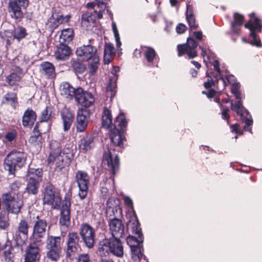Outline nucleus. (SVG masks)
I'll return each instance as SVG.
<instances>
[{"label":"nucleus","instance_id":"0eeeda50","mask_svg":"<svg viewBox=\"0 0 262 262\" xmlns=\"http://www.w3.org/2000/svg\"><path fill=\"white\" fill-rule=\"evenodd\" d=\"M75 179L79 188L78 195L81 199H83L88 193L90 178L85 171L78 170L76 172Z\"/></svg>","mask_w":262,"mask_h":262},{"label":"nucleus","instance_id":"ddd939ff","mask_svg":"<svg viewBox=\"0 0 262 262\" xmlns=\"http://www.w3.org/2000/svg\"><path fill=\"white\" fill-rule=\"evenodd\" d=\"M90 121V113L85 109H79L77 113L76 127L77 132L85 130Z\"/></svg>","mask_w":262,"mask_h":262},{"label":"nucleus","instance_id":"2eb2a0df","mask_svg":"<svg viewBox=\"0 0 262 262\" xmlns=\"http://www.w3.org/2000/svg\"><path fill=\"white\" fill-rule=\"evenodd\" d=\"M42 245H38L36 242H31L26 251L25 262H37L40 259L39 247Z\"/></svg>","mask_w":262,"mask_h":262},{"label":"nucleus","instance_id":"37998d69","mask_svg":"<svg viewBox=\"0 0 262 262\" xmlns=\"http://www.w3.org/2000/svg\"><path fill=\"white\" fill-rule=\"evenodd\" d=\"M186 19L191 29H195L198 28V25L195 24L194 17L192 14L191 9L188 5H187L186 11Z\"/></svg>","mask_w":262,"mask_h":262},{"label":"nucleus","instance_id":"79ce46f5","mask_svg":"<svg viewBox=\"0 0 262 262\" xmlns=\"http://www.w3.org/2000/svg\"><path fill=\"white\" fill-rule=\"evenodd\" d=\"M117 78L115 76V77H112L110 79V82L106 86V91L109 95V93H110V97H113L115 96L116 93V80Z\"/></svg>","mask_w":262,"mask_h":262},{"label":"nucleus","instance_id":"aec40b11","mask_svg":"<svg viewBox=\"0 0 262 262\" xmlns=\"http://www.w3.org/2000/svg\"><path fill=\"white\" fill-rule=\"evenodd\" d=\"M4 34L5 36L7 37V40L8 41L9 40V38L16 39L18 41H19L25 38L27 34L26 29L20 26L14 28L13 31L9 30L5 31Z\"/></svg>","mask_w":262,"mask_h":262},{"label":"nucleus","instance_id":"a19ab883","mask_svg":"<svg viewBox=\"0 0 262 262\" xmlns=\"http://www.w3.org/2000/svg\"><path fill=\"white\" fill-rule=\"evenodd\" d=\"M132 252V257L135 262H139L142 256V246L138 245L135 247L130 248Z\"/></svg>","mask_w":262,"mask_h":262},{"label":"nucleus","instance_id":"680f3d73","mask_svg":"<svg viewBox=\"0 0 262 262\" xmlns=\"http://www.w3.org/2000/svg\"><path fill=\"white\" fill-rule=\"evenodd\" d=\"M97 6L101 9H105L107 7L108 0H96Z\"/></svg>","mask_w":262,"mask_h":262},{"label":"nucleus","instance_id":"de8ad7c7","mask_svg":"<svg viewBox=\"0 0 262 262\" xmlns=\"http://www.w3.org/2000/svg\"><path fill=\"white\" fill-rule=\"evenodd\" d=\"M91 60L92 61L90 62L89 64L90 72L91 74H94L97 71L99 65V57L97 56Z\"/></svg>","mask_w":262,"mask_h":262},{"label":"nucleus","instance_id":"338daca9","mask_svg":"<svg viewBox=\"0 0 262 262\" xmlns=\"http://www.w3.org/2000/svg\"><path fill=\"white\" fill-rule=\"evenodd\" d=\"M186 29V26L185 25L183 24H179L176 28V31L178 33L182 34L185 32Z\"/></svg>","mask_w":262,"mask_h":262},{"label":"nucleus","instance_id":"603ef678","mask_svg":"<svg viewBox=\"0 0 262 262\" xmlns=\"http://www.w3.org/2000/svg\"><path fill=\"white\" fill-rule=\"evenodd\" d=\"M9 226V220L7 215H0V228L5 229Z\"/></svg>","mask_w":262,"mask_h":262},{"label":"nucleus","instance_id":"f257e3e1","mask_svg":"<svg viewBox=\"0 0 262 262\" xmlns=\"http://www.w3.org/2000/svg\"><path fill=\"white\" fill-rule=\"evenodd\" d=\"M50 151L47 161L49 164L55 163L56 168L61 170L69 166L71 162L73 153L69 148L61 149L59 142L52 140L50 143Z\"/></svg>","mask_w":262,"mask_h":262},{"label":"nucleus","instance_id":"39448f33","mask_svg":"<svg viewBox=\"0 0 262 262\" xmlns=\"http://www.w3.org/2000/svg\"><path fill=\"white\" fill-rule=\"evenodd\" d=\"M128 226L132 228L133 231L138 235L139 239H136L132 236H128L126 239L127 244L129 246L130 248L135 247L138 245H141L143 242V238L142 237L141 228L139 227L137 217L135 214V212H133V215L129 220L128 223Z\"/></svg>","mask_w":262,"mask_h":262},{"label":"nucleus","instance_id":"473e14b6","mask_svg":"<svg viewBox=\"0 0 262 262\" xmlns=\"http://www.w3.org/2000/svg\"><path fill=\"white\" fill-rule=\"evenodd\" d=\"M42 170L41 168H30L28 169L27 179L29 180H35L40 182L41 180Z\"/></svg>","mask_w":262,"mask_h":262},{"label":"nucleus","instance_id":"c756f323","mask_svg":"<svg viewBox=\"0 0 262 262\" xmlns=\"http://www.w3.org/2000/svg\"><path fill=\"white\" fill-rule=\"evenodd\" d=\"M97 252L101 257H106L109 255L111 253L109 239H104L99 242Z\"/></svg>","mask_w":262,"mask_h":262},{"label":"nucleus","instance_id":"8fccbe9b","mask_svg":"<svg viewBox=\"0 0 262 262\" xmlns=\"http://www.w3.org/2000/svg\"><path fill=\"white\" fill-rule=\"evenodd\" d=\"M47 257L52 260H57L60 256L61 250L48 249Z\"/></svg>","mask_w":262,"mask_h":262},{"label":"nucleus","instance_id":"c03bdc74","mask_svg":"<svg viewBox=\"0 0 262 262\" xmlns=\"http://www.w3.org/2000/svg\"><path fill=\"white\" fill-rule=\"evenodd\" d=\"M29 224L25 219L21 220L18 223L17 229L19 232L27 236L28 234Z\"/></svg>","mask_w":262,"mask_h":262},{"label":"nucleus","instance_id":"ea45409f","mask_svg":"<svg viewBox=\"0 0 262 262\" xmlns=\"http://www.w3.org/2000/svg\"><path fill=\"white\" fill-rule=\"evenodd\" d=\"M244 17L239 13H235L234 14V21L231 24L232 30L235 33L238 34V30L236 28V26L242 25L243 23Z\"/></svg>","mask_w":262,"mask_h":262},{"label":"nucleus","instance_id":"864d4df0","mask_svg":"<svg viewBox=\"0 0 262 262\" xmlns=\"http://www.w3.org/2000/svg\"><path fill=\"white\" fill-rule=\"evenodd\" d=\"M76 262H92L90 256L87 253L79 254L76 258Z\"/></svg>","mask_w":262,"mask_h":262},{"label":"nucleus","instance_id":"423d86ee","mask_svg":"<svg viewBox=\"0 0 262 262\" xmlns=\"http://www.w3.org/2000/svg\"><path fill=\"white\" fill-rule=\"evenodd\" d=\"M61 202V198L58 194H55L53 186L51 185L47 186L44 191L43 204L51 206L54 209H58Z\"/></svg>","mask_w":262,"mask_h":262},{"label":"nucleus","instance_id":"72a5a7b5","mask_svg":"<svg viewBox=\"0 0 262 262\" xmlns=\"http://www.w3.org/2000/svg\"><path fill=\"white\" fill-rule=\"evenodd\" d=\"M70 48L67 46L62 45L57 49L55 53V56L58 59L64 60L70 55Z\"/></svg>","mask_w":262,"mask_h":262},{"label":"nucleus","instance_id":"6e6d98bb","mask_svg":"<svg viewBox=\"0 0 262 262\" xmlns=\"http://www.w3.org/2000/svg\"><path fill=\"white\" fill-rule=\"evenodd\" d=\"M119 203V201L118 199L113 198H110L107 202V207L113 209L115 207H117Z\"/></svg>","mask_w":262,"mask_h":262},{"label":"nucleus","instance_id":"3c124183","mask_svg":"<svg viewBox=\"0 0 262 262\" xmlns=\"http://www.w3.org/2000/svg\"><path fill=\"white\" fill-rule=\"evenodd\" d=\"M112 27L116 42V46L117 48H119L121 45V42L120 40L119 32L118 31L116 23L114 21L112 22Z\"/></svg>","mask_w":262,"mask_h":262},{"label":"nucleus","instance_id":"4c0bfd02","mask_svg":"<svg viewBox=\"0 0 262 262\" xmlns=\"http://www.w3.org/2000/svg\"><path fill=\"white\" fill-rule=\"evenodd\" d=\"M26 190L29 194H36L38 190L39 182L35 180H27Z\"/></svg>","mask_w":262,"mask_h":262},{"label":"nucleus","instance_id":"13d9d810","mask_svg":"<svg viewBox=\"0 0 262 262\" xmlns=\"http://www.w3.org/2000/svg\"><path fill=\"white\" fill-rule=\"evenodd\" d=\"M16 136V132L15 130H13L8 132L5 136L6 139L8 141L11 142L14 140Z\"/></svg>","mask_w":262,"mask_h":262},{"label":"nucleus","instance_id":"49530a36","mask_svg":"<svg viewBox=\"0 0 262 262\" xmlns=\"http://www.w3.org/2000/svg\"><path fill=\"white\" fill-rule=\"evenodd\" d=\"M144 52L147 61L148 62L152 61L156 56L155 50L151 48L145 47Z\"/></svg>","mask_w":262,"mask_h":262},{"label":"nucleus","instance_id":"a18cd8bd","mask_svg":"<svg viewBox=\"0 0 262 262\" xmlns=\"http://www.w3.org/2000/svg\"><path fill=\"white\" fill-rule=\"evenodd\" d=\"M231 109L235 111L237 114L240 115L241 117L244 115V112H247V111L245 110L244 108L242 103L239 100L236 101L234 104L231 103Z\"/></svg>","mask_w":262,"mask_h":262},{"label":"nucleus","instance_id":"5fc2aeb1","mask_svg":"<svg viewBox=\"0 0 262 262\" xmlns=\"http://www.w3.org/2000/svg\"><path fill=\"white\" fill-rule=\"evenodd\" d=\"M72 65L73 69L77 73H82L85 70L83 64L79 62L75 61Z\"/></svg>","mask_w":262,"mask_h":262},{"label":"nucleus","instance_id":"4468645a","mask_svg":"<svg viewBox=\"0 0 262 262\" xmlns=\"http://www.w3.org/2000/svg\"><path fill=\"white\" fill-rule=\"evenodd\" d=\"M114 149L108 147L107 151H105L103 154V163L106 164L108 167L112 169L113 174L115 172V170L119 165V158L117 155L113 154Z\"/></svg>","mask_w":262,"mask_h":262},{"label":"nucleus","instance_id":"5701e85b","mask_svg":"<svg viewBox=\"0 0 262 262\" xmlns=\"http://www.w3.org/2000/svg\"><path fill=\"white\" fill-rule=\"evenodd\" d=\"M20 5L16 3L15 1H10L8 4V11L12 18L15 19H21L23 17L24 14Z\"/></svg>","mask_w":262,"mask_h":262},{"label":"nucleus","instance_id":"4d7b16f0","mask_svg":"<svg viewBox=\"0 0 262 262\" xmlns=\"http://www.w3.org/2000/svg\"><path fill=\"white\" fill-rule=\"evenodd\" d=\"M221 78L225 85H226L228 83L233 85L235 83V77L233 76H227L226 78L221 76Z\"/></svg>","mask_w":262,"mask_h":262},{"label":"nucleus","instance_id":"6e6552de","mask_svg":"<svg viewBox=\"0 0 262 262\" xmlns=\"http://www.w3.org/2000/svg\"><path fill=\"white\" fill-rule=\"evenodd\" d=\"M250 16L251 17V19L247 23L245 24V27L249 29L250 30V35L253 39L251 44L260 47L261 46L260 41L259 39L256 38V34L254 32L256 30H258L259 32H261V26L260 23V20L257 18L254 17V13L250 14Z\"/></svg>","mask_w":262,"mask_h":262},{"label":"nucleus","instance_id":"2f4dec72","mask_svg":"<svg viewBox=\"0 0 262 262\" xmlns=\"http://www.w3.org/2000/svg\"><path fill=\"white\" fill-rule=\"evenodd\" d=\"M2 103L3 104H8L13 108H16L18 103L16 93L13 92L8 93L3 97Z\"/></svg>","mask_w":262,"mask_h":262},{"label":"nucleus","instance_id":"f704fd0d","mask_svg":"<svg viewBox=\"0 0 262 262\" xmlns=\"http://www.w3.org/2000/svg\"><path fill=\"white\" fill-rule=\"evenodd\" d=\"M47 248V249L61 250L60 237L59 236H49L48 238Z\"/></svg>","mask_w":262,"mask_h":262},{"label":"nucleus","instance_id":"393cba45","mask_svg":"<svg viewBox=\"0 0 262 262\" xmlns=\"http://www.w3.org/2000/svg\"><path fill=\"white\" fill-rule=\"evenodd\" d=\"M94 16L91 12H85L81 17V25L83 30H91L94 24Z\"/></svg>","mask_w":262,"mask_h":262},{"label":"nucleus","instance_id":"09e8293b","mask_svg":"<svg viewBox=\"0 0 262 262\" xmlns=\"http://www.w3.org/2000/svg\"><path fill=\"white\" fill-rule=\"evenodd\" d=\"M13 248L12 246H9L4 251V255L7 262H13L14 257L13 252Z\"/></svg>","mask_w":262,"mask_h":262},{"label":"nucleus","instance_id":"f8f14e48","mask_svg":"<svg viewBox=\"0 0 262 262\" xmlns=\"http://www.w3.org/2000/svg\"><path fill=\"white\" fill-rule=\"evenodd\" d=\"M75 99L78 104L85 107L90 106L95 100L92 93L84 91L80 88L77 89V93H76Z\"/></svg>","mask_w":262,"mask_h":262},{"label":"nucleus","instance_id":"a878e982","mask_svg":"<svg viewBox=\"0 0 262 262\" xmlns=\"http://www.w3.org/2000/svg\"><path fill=\"white\" fill-rule=\"evenodd\" d=\"M41 73L48 78H54L56 74L53 64L49 62H44L40 64Z\"/></svg>","mask_w":262,"mask_h":262},{"label":"nucleus","instance_id":"69168bd1","mask_svg":"<svg viewBox=\"0 0 262 262\" xmlns=\"http://www.w3.org/2000/svg\"><path fill=\"white\" fill-rule=\"evenodd\" d=\"M22 183L19 181H15L10 185V187L12 190L16 191L18 189V188L21 185Z\"/></svg>","mask_w":262,"mask_h":262},{"label":"nucleus","instance_id":"f03ea898","mask_svg":"<svg viewBox=\"0 0 262 262\" xmlns=\"http://www.w3.org/2000/svg\"><path fill=\"white\" fill-rule=\"evenodd\" d=\"M127 124L125 116L123 113H120L116 118L114 128L110 130V137L112 143L116 147H123L125 138L122 133L124 132Z\"/></svg>","mask_w":262,"mask_h":262},{"label":"nucleus","instance_id":"a211bd4d","mask_svg":"<svg viewBox=\"0 0 262 262\" xmlns=\"http://www.w3.org/2000/svg\"><path fill=\"white\" fill-rule=\"evenodd\" d=\"M70 206L69 200H65L62 204L60 212L59 223L62 226H68L70 224Z\"/></svg>","mask_w":262,"mask_h":262},{"label":"nucleus","instance_id":"052dcab7","mask_svg":"<svg viewBox=\"0 0 262 262\" xmlns=\"http://www.w3.org/2000/svg\"><path fill=\"white\" fill-rule=\"evenodd\" d=\"M51 116V114L49 113L47 108H45L42 112L41 116V120L42 122L47 121Z\"/></svg>","mask_w":262,"mask_h":262},{"label":"nucleus","instance_id":"bb28decb","mask_svg":"<svg viewBox=\"0 0 262 262\" xmlns=\"http://www.w3.org/2000/svg\"><path fill=\"white\" fill-rule=\"evenodd\" d=\"M63 122V130L68 131L70 129L73 121V114L67 109L63 110L61 113Z\"/></svg>","mask_w":262,"mask_h":262},{"label":"nucleus","instance_id":"9d476101","mask_svg":"<svg viewBox=\"0 0 262 262\" xmlns=\"http://www.w3.org/2000/svg\"><path fill=\"white\" fill-rule=\"evenodd\" d=\"M47 222L42 219L36 221L33 227L31 241L36 242L38 245H42V238L45 235Z\"/></svg>","mask_w":262,"mask_h":262},{"label":"nucleus","instance_id":"4be33fe9","mask_svg":"<svg viewBox=\"0 0 262 262\" xmlns=\"http://www.w3.org/2000/svg\"><path fill=\"white\" fill-rule=\"evenodd\" d=\"M59 91L61 95L66 98L71 99L75 97L77 93V89H75L68 82H62L59 86Z\"/></svg>","mask_w":262,"mask_h":262},{"label":"nucleus","instance_id":"f3484780","mask_svg":"<svg viewBox=\"0 0 262 262\" xmlns=\"http://www.w3.org/2000/svg\"><path fill=\"white\" fill-rule=\"evenodd\" d=\"M109 227L113 237L121 238L123 236L124 233V226L120 220H111L109 223Z\"/></svg>","mask_w":262,"mask_h":262},{"label":"nucleus","instance_id":"412c9836","mask_svg":"<svg viewBox=\"0 0 262 262\" xmlns=\"http://www.w3.org/2000/svg\"><path fill=\"white\" fill-rule=\"evenodd\" d=\"M70 18V15H67L63 17L58 13H54L49 18L47 24L51 28L54 29L61 24L68 23Z\"/></svg>","mask_w":262,"mask_h":262},{"label":"nucleus","instance_id":"b1692460","mask_svg":"<svg viewBox=\"0 0 262 262\" xmlns=\"http://www.w3.org/2000/svg\"><path fill=\"white\" fill-rule=\"evenodd\" d=\"M79 240V238L77 233L72 232L69 233L67 241V250L69 254L73 253L77 251Z\"/></svg>","mask_w":262,"mask_h":262},{"label":"nucleus","instance_id":"0e129e2a","mask_svg":"<svg viewBox=\"0 0 262 262\" xmlns=\"http://www.w3.org/2000/svg\"><path fill=\"white\" fill-rule=\"evenodd\" d=\"M245 123V125L244 126V129L247 130H250L249 126L251 125L252 123V119L251 116L249 117H247L245 119H243Z\"/></svg>","mask_w":262,"mask_h":262},{"label":"nucleus","instance_id":"c9c22d12","mask_svg":"<svg viewBox=\"0 0 262 262\" xmlns=\"http://www.w3.org/2000/svg\"><path fill=\"white\" fill-rule=\"evenodd\" d=\"M93 139L89 136H86L81 139L79 148L84 152H86L91 149L93 146Z\"/></svg>","mask_w":262,"mask_h":262},{"label":"nucleus","instance_id":"7ed1b4c3","mask_svg":"<svg viewBox=\"0 0 262 262\" xmlns=\"http://www.w3.org/2000/svg\"><path fill=\"white\" fill-rule=\"evenodd\" d=\"M26 155L24 152L13 150L7 155L5 160V168L10 173L14 174L16 170L26 164Z\"/></svg>","mask_w":262,"mask_h":262},{"label":"nucleus","instance_id":"6ab92c4d","mask_svg":"<svg viewBox=\"0 0 262 262\" xmlns=\"http://www.w3.org/2000/svg\"><path fill=\"white\" fill-rule=\"evenodd\" d=\"M119 238L112 237L109 239L110 252L117 257H121L123 255V247Z\"/></svg>","mask_w":262,"mask_h":262},{"label":"nucleus","instance_id":"dca6fc26","mask_svg":"<svg viewBox=\"0 0 262 262\" xmlns=\"http://www.w3.org/2000/svg\"><path fill=\"white\" fill-rule=\"evenodd\" d=\"M76 54L82 60L86 61L98 56L96 48L91 45L83 46L78 48L76 51Z\"/></svg>","mask_w":262,"mask_h":262},{"label":"nucleus","instance_id":"7c9ffc66","mask_svg":"<svg viewBox=\"0 0 262 262\" xmlns=\"http://www.w3.org/2000/svg\"><path fill=\"white\" fill-rule=\"evenodd\" d=\"M115 54V49L111 43H106L104 50V62L109 63L113 59Z\"/></svg>","mask_w":262,"mask_h":262},{"label":"nucleus","instance_id":"1a4fd4ad","mask_svg":"<svg viewBox=\"0 0 262 262\" xmlns=\"http://www.w3.org/2000/svg\"><path fill=\"white\" fill-rule=\"evenodd\" d=\"M80 234L88 248L93 247L95 237V231L93 228L88 224H83L81 225Z\"/></svg>","mask_w":262,"mask_h":262},{"label":"nucleus","instance_id":"c85d7f7f","mask_svg":"<svg viewBox=\"0 0 262 262\" xmlns=\"http://www.w3.org/2000/svg\"><path fill=\"white\" fill-rule=\"evenodd\" d=\"M22 70L17 68L15 71L12 72L6 78L7 83L10 85H16L21 78Z\"/></svg>","mask_w":262,"mask_h":262},{"label":"nucleus","instance_id":"bf43d9fd","mask_svg":"<svg viewBox=\"0 0 262 262\" xmlns=\"http://www.w3.org/2000/svg\"><path fill=\"white\" fill-rule=\"evenodd\" d=\"M106 181H107V179H106L105 181H104V182H103L105 185V187H104L103 186H102L101 189V193H102L103 197L107 196V193L108 192V190L111 187V186L110 184H107L106 183Z\"/></svg>","mask_w":262,"mask_h":262},{"label":"nucleus","instance_id":"e2e57ef3","mask_svg":"<svg viewBox=\"0 0 262 262\" xmlns=\"http://www.w3.org/2000/svg\"><path fill=\"white\" fill-rule=\"evenodd\" d=\"M207 75L208 79V80L204 83V86L206 89H208L214 84V80L211 78V75H210L208 73H207Z\"/></svg>","mask_w":262,"mask_h":262},{"label":"nucleus","instance_id":"9b49d317","mask_svg":"<svg viewBox=\"0 0 262 262\" xmlns=\"http://www.w3.org/2000/svg\"><path fill=\"white\" fill-rule=\"evenodd\" d=\"M197 43L194 39L191 37L187 38L186 44L178 46V55L181 56L185 54H187L189 58H193L196 56L195 48Z\"/></svg>","mask_w":262,"mask_h":262},{"label":"nucleus","instance_id":"cd10ccee","mask_svg":"<svg viewBox=\"0 0 262 262\" xmlns=\"http://www.w3.org/2000/svg\"><path fill=\"white\" fill-rule=\"evenodd\" d=\"M36 115L31 109L27 110L23 116V124L24 126H31L36 120Z\"/></svg>","mask_w":262,"mask_h":262},{"label":"nucleus","instance_id":"774afa93","mask_svg":"<svg viewBox=\"0 0 262 262\" xmlns=\"http://www.w3.org/2000/svg\"><path fill=\"white\" fill-rule=\"evenodd\" d=\"M11 1H15L16 3H18L20 6L23 7V8H26L29 4L28 0H10Z\"/></svg>","mask_w":262,"mask_h":262},{"label":"nucleus","instance_id":"58836bf2","mask_svg":"<svg viewBox=\"0 0 262 262\" xmlns=\"http://www.w3.org/2000/svg\"><path fill=\"white\" fill-rule=\"evenodd\" d=\"M73 35L74 32L72 28L63 29L60 35V39H62L64 43H69L72 40Z\"/></svg>","mask_w":262,"mask_h":262},{"label":"nucleus","instance_id":"20e7f679","mask_svg":"<svg viewBox=\"0 0 262 262\" xmlns=\"http://www.w3.org/2000/svg\"><path fill=\"white\" fill-rule=\"evenodd\" d=\"M3 197V203L9 212L14 214L19 212L24 204L21 195L6 193Z\"/></svg>","mask_w":262,"mask_h":262},{"label":"nucleus","instance_id":"e433bc0d","mask_svg":"<svg viewBox=\"0 0 262 262\" xmlns=\"http://www.w3.org/2000/svg\"><path fill=\"white\" fill-rule=\"evenodd\" d=\"M102 126L106 128L111 127L112 122V117L111 113L107 108H105L103 111L102 116Z\"/></svg>","mask_w":262,"mask_h":262}]
</instances>
